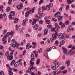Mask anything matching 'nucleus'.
I'll return each mask as SVG.
<instances>
[{
  "instance_id": "1",
  "label": "nucleus",
  "mask_w": 75,
  "mask_h": 75,
  "mask_svg": "<svg viewBox=\"0 0 75 75\" xmlns=\"http://www.w3.org/2000/svg\"><path fill=\"white\" fill-rule=\"evenodd\" d=\"M14 32L13 31H11V32H8L6 34V35H5L2 38V41H5L6 40L7 37H8L9 35H11V37H13Z\"/></svg>"
},
{
  "instance_id": "2",
  "label": "nucleus",
  "mask_w": 75,
  "mask_h": 75,
  "mask_svg": "<svg viewBox=\"0 0 75 75\" xmlns=\"http://www.w3.org/2000/svg\"><path fill=\"white\" fill-rule=\"evenodd\" d=\"M52 38H51L50 40L52 41V42H53L54 40H55V39L57 38V37H58V35L57 34V33H54V34L53 35H52Z\"/></svg>"
},
{
  "instance_id": "3",
  "label": "nucleus",
  "mask_w": 75,
  "mask_h": 75,
  "mask_svg": "<svg viewBox=\"0 0 75 75\" xmlns=\"http://www.w3.org/2000/svg\"><path fill=\"white\" fill-rule=\"evenodd\" d=\"M34 10H35V7H34L33 8L32 10L30 9V11H28V12H26V14H25V17H28V16H29L30 12H32V13H33L34 12Z\"/></svg>"
},
{
  "instance_id": "4",
  "label": "nucleus",
  "mask_w": 75,
  "mask_h": 75,
  "mask_svg": "<svg viewBox=\"0 0 75 75\" xmlns=\"http://www.w3.org/2000/svg\"><path fill=\"white\" fill-rule=\"evenodd\" d=\"M14 15H15V12H14V11H11L8 15L9 18H12L11 16H13Z\"/></svg>"
},
{
  "instance_id": "5",
  "label": "nucleus",
  "mask_w": 75,
  "mask_h": 75,
  "mask_svg": "<svg viewBox=\"0 0 75 75\" xmlns=\"http://www.w3.org/2000/svg\"><path fill=\"white\" fill-rule=\"evenodd\" d=\"M59 38H62V39H65L64 34L62 33H59L58 35Z\"/></svg>"
},
{
  "instance_id": "6",
  "label": "nucleus",
  "mask_w": 75,
  "mask_h": 75,
  "mask_svg": "<svg viewBox=\"0 0 75 75\" xmlns=\"http://www.w3.org/2000/svg\"><path fill=\"white\" fill-rule=\"evenodd\" d=\"M53 64L55 66V67H58L59 65V63L57 61H55L53 62Z\"/></svg>"
},
{
  "instance_id": "7",
  "label": "nucleus",
  "mask_w": 75,
  "mask_h": 75,
  "mask_svg": "<svg viewBox=\"0 0 75 75\" xmlns=\"http://www.w3.org/2000/svg\"><path fill=\"white\" fill-rule=\"evenodd\" d=\"M18 10H20L21 8H23V4L21 3L20 4V5H19L16 6Z\"/></svg>"
},
{
  "instance_id": "8",
  "label": "nucleus",
  "mask_w": 75,
  "mask_h": 75,
  "mask_svg": "<svg viewBox=\"0 0 75 75\" xmlns=\"http://www.w3.org/2000/svg\"><path fill=\"white\" fill-rule=\"evenodd\" d=\"M12 70V68H11L8 69V73L9 75H13V72L11 71Z\"/></svg>"
},
{
  "instance_id": "9",
  "label": "nucleus",
  "mask_w": 75,
  "mask_h": 75,
  "mask_svg": "<svg viewBox=\"0 0 75 75\" xmlns=\"http://www.w3.org/2000/svg\"><path fill=\"white\" fill-rule=\"evenodd\" d=\"M39 26H38V24H36L35 25L33 26V29L35 30H37Z\"/></svg>"
},
{
  "instance_id": "10",
  "label": "nucleus",
  "mask_w": 75,
  "mask_h": 75,
  "mask_svg": "<svg viewBox=\"0 0 75 75\" xmlns=\"http://www.w3.org/2000/svg\"><path fill=\"white\" fill-rule=\"evenodd\" d=\"M62 49L64 52V54H66L67 53V50L65 48L62 47Z\"/></svg>"
},
{
  "instance_id": "11",
  "label": "nucleus",
  "mask_w": 75,
  "mask_h": 75,
  "mask_svg": "<svg viewBox=\"0 0 75 75\" xmlns=\"http://www.w3.org/2000/svg\"><path fill=\"white\" fill-rule=\"evenodd\" d=\"M74 1L75 0H67V2L69 4H71L72 2H74Z\"/></svg>"
},
{
  "instance_id": "12",
  "label": "nucleus",
  "mask_w": 75,
  "mask_h": 75,
  "mask_svg": "<svg viewBox=\"0 0 75 75\" xmlns=\"http://www.w3.org/2000/svg\"><path fill=\"white\" fill-rule=\"evenodd\" d=\"M60 16H61L60 12H58L57 13L55 14L54 17H59Z\"/></svg>"
},
{
  "instance_id": "13",
  "label": "nucleus",
  "mask_w": 75,
  "mask_h": 75,
  "mask_svg": "<svg viewBox=\"0 0 75 75\" xmlns=\"http://www.w3.org/2000/svg\"><path fill=\"white\" fill-rule=\"evenodd\" d=\"M69 53L70 55H72L74 54V51H72V50H70L69 51Z\"/></svg>"
},
{
  "instance_id": "14",
  "label": "nucleus",
  "mask_w": 75,
  "mask_h": 75,
  "mask_svg": "<svg viewBox=\"0 0 75 75\" xmlns=\"http://www.w3.org/2000/svg\"><path fill=\"white\" fill-rule=\"evenodd\" d=\"M48 29H46L44 31V35H47V34H48Z\"/></svg>"
},
{
  "instance_id": "15",
  "label": "nucleus",
  "mask_w": 75,
  "mask_h": 75,
  "mask_svg": "<svg viewBox=\"0 0 75 75\" xmlns=\"http://www.w3.org/2000/svg\"><path fill=\"white\" fill-rule=\"evenodd\" d=\"M14 44H16V41L13 42L12 44V46L13 48H15L16 47V45H14Z\"/></svg>"
},
{
  "instance_id": "16",
  "label": "nucleus",
  "mask_w": 75,
  "mask_h": 75,
  "mask_svg": "<svg viewBox=\"0 0 75 75\" xmlns=\"http://www.w3.org/2000/svg\"><path fill=\"white\" fill-rule=\"evenodd\" d=\"M31 61H34V54H32L31 57Z\"/></svg>"
},
{
  "instance_id": "17",
  "label": "nucleus",
  "mask_w": 75,
  "mask_h": 75,
  "mask_svg": "<svg viewBox=\"0 0 75 75\" xmlns=\"http://www.w3.org/2000/svg\"><path fill=\"white\" fill-rule=\"evenodd\" d=\"M40 62V59H38L37 60L36 64L39 65Z\"/></svg>"
},
{
  "instance_id": "18",
  "label": "nucleus",
  "mask_w": 75,
  "mask_h": 75,
  "mask_svg": "<svg viewBox=\"0 0 75 75\" xmlns=\"http://www.w3.org/2000/svg\"><path fill=\"white\" fill-rule=\"evenodd\" d=\"M46 9L47 10L49 11L50 10V7L48 5H47L46 6Z\"/></svg>"
},
{
  "instance_id": "19",
  "label": "nucleus",
  "mask_w": 75,
  "mask_h": 75,
  "mask_svg": "<svg viewBox=\"0 0 75 75\" xmlns=\"http://www.w3.org/2000/svg\"><path fill=\"white\" fill-rule=\"evenodd\" d=\"M15 62V60H13L11 62V66H13V65H14V64Z\"/></svg>"
},
{
  "instance_id": "20",
  "label": "nucleus",
  "mask_w": 75,
  "mask_h": 75,
  "mask_svg": "<svg viewBox=\"0 0 75 75\" xmlns=\"http://www.w3.org/2000/svg\"><path fill=\"white\" fill-rule=\"evenodd\" d=\"M60 45H63V44H65V41H64V40L61 41L60 42Z\"/></svg>"
},
{
  "instance_id": "21",
  "label": "nucleus",
  "mask_w": 75,
  "mask_h": 75,
  "mask_svg": "<svg viewBox=\"0 0 75 75\" xmlns=\"http://www.w3.org/2000/svg\"><path fill=\"white\" fill-rule=\"evenodd\" d=\"M66 64H67V66H69L70 64V62L69 61H67L66 62Z\"/></svg>"
},
{
  "instance_id": "22",
  "label": "nucleus",
  "mask_w": 75,
  "mask_h": 75,
  "mask_svg": "<svg viewBox=\"0 0 75 75\" xmlns=\"http://www.w3.org/2000/svg\"><path fill=\"white\" fill-rule=\"evenodd\" d=\"M30 45V43L27 44L26 47V49H27V50H28V49H29V47H29V46Z\"/></svg>"
},
{
  "instance_id": "23",
  "label": "nucleus",
  "mask_w": 75,
  "mask_h": 75,
  "mask_svg": "<svg viewBox=\"0 0 75 75\" xmlns=\"http://www.w3.org/2000/svg\"><path fill=\"white\" fill-rule=\"evenodd\" d=\"M5 55L6 56H8V55H9V52L8 51H6V52Z\"/></svg>"
},
{
  "instance_id": "24",
  "label": "nucleus",
  "mask_w": 75,
  "mask_h": 75,
  "mask_svg": "<svg viewBox=\"0 0 75 75\" xmlns=\"http://www.w3.org/2000/svg\"><path fill=\"white\" fill-rule=\"evenodd\" d=\"M52 69H54V70H55L57 69V67L55 66H52Z\"/></svg>"
},
{
  "instance_id": "25",
  "label": "nucleus",
  "mask_w": 75,
  "mask_h": 75,
  "mask_svg": "<svg viewBox=\"0 0 75 75\" xmlns=\"http://www.w3.org/2000/svg\"><path fill=\"white\" fill-rule=\"evenodd\" d=\"M69 24V20H67L66 21V24L67 25H68Z\"/></svg>"
},
{
  "instance_id": "26",
  "label": "nucleus",
  "mask_w": 75,
  "mask_h": 75,
  "mask_svg": "<svg viewBox=\"0 0 75 75\" xmlns=\"http://www.w3.org/2000/svg\"><path fill=\"white\" fill-rule=\"evenodd\" d=\"M18 63L16 62L14 64V67H18Z\"/></svg>"
},
{
  "instance_id": "27",
  "label": "nucleus",
  "mask_w": 75,
  "mask_h": 75,
  "mask_svg": "<svg viewBox=\"0 0 75 75\" xmlns=\"http://www.w3.org/2000/svg\"><path fill=\"white\" fill-rule=\"evenodd\" d=\"M31 69H29L28 70V71H26V73H30V72H31Z\"/></svg>"
},
{
  "instance_id": "28",
  "label": "nucleus",
  "mask_w": 75,
  "mask_h": 75,
  "mask_svg": "<svg viewBox=\"0 0 75 75\" xmlns=\"http://www.w3.org/2000/svg\"><path fill=\"white\" fill-rule=\"evenodd\" d=\"M13 56H11L10 57H9V59H8L9 61H11L12 59H13Z\"/></svg>"
},
{
  "instance_id": "29",
  "label": "nucleus",
  "mask_w": 75,
  "mask_h": 75,
  "mask_svg": "<svg viewBox=\"0 0 75 75\" xmlns=\"http://www.w3.org/2000/svg\"><path fill=\"white\" fill-rule=\"evenodd\" d=\"M10 10V8L9 7H8L6 9V11L7 12H8Z\"/></svg>"
},
{
  "instance_id": "30",
  "label": "nucleus",
  "mask_w": 75,
  "mask_h": 75,
  "mask_svg": "<svg viewBox=\"0 0 75 75\" xmlns=\"http://www.w3.org/2000/svg\"><path fill=\"white\" fill-rule=\"evenodd\" d=\"M52 20L53 21H54L56 22L57 21V19L54 18H52Z\"/></svg>"
},
{
  "instance_id": "31",
  "label": "nucleus",
  "mask_w": 75,
  "mask_h": 75,
  "mask_svg": "<svg viewBox=\"0 0 75 75\" xmlns=\"http://www.w3.org/2000/svg\"><path fill=\"white\" fill-rule=\"evenodd\" d=\"M38 14L40 16H42V14H43L42 12L40 11L38 13Z\"/></svg>"
},
{
  "instance_id": "32",
  "label": "nucleus",
  "mask_w": 75,
  "mask_h": 75,
  "mask_svg": "<svg viewBox=\"0 0 75 75\" xmlns=\"http://www.w3.org/2000/svg\"><path fill=\"white\" fill-rule=\"evenodd\" d=\"M42 49L40 48L38 50V52H39V53H41V52H42Z\"/></svg>"
},
{
  "instance_id": "33",
  "label": "nucleus",
  "mask_w": 75,
  "mask_h": 75,
  "mask_svg": "<svg viewBox=\"0 0 75 75\" xmlns=\"http://www.w3.org/2000/svg\"><path fill=\"white\" fill-rule=\"evenodd\" d=\"M0 75H6V74H4V71H1L0 73Z\"/></svg>"
},
{
  "instance_id": "34",
  "label": "nucleus",
  "mask_w": 75,
  "mask_h": 75,
  "mask_svg": "<svg viewBox=\"0 0 75 75\" xmlns=\"http://www.w3.org/2000/svg\"><path fill=\"white\" fill-rule=\"evenodd\" d=\"M46 24H50V20H48L47 21H46Z\"/></svg>"
},
{
  "instance_id": "35",
  "label": "nucleus",
  "mask_w": 75,
  "mask_h": 75,
  "mask_svg": "<svg viewBox=\"0 0 75 75\" xmlns=\"http://www.w3.org/2000/svg\"><path fill=\"white\" fill-rule=\"evenodd\" d=\"M32 44L33 45H35V46H36V45H37V44H36V42H32Z\"/></svg>"
},
{
  "instance_id": "36",
  "label": "nucleus",
  "mask_w": 75,
  "mask_h": 75,
  "mask_svg": "<svg viewBox=\"0 0 75 75\" xmlns=\"http://www.w3.org/2000/svg\"><path fill=\"white\" fill-rule=\"evenodd\" d=\"M32 61H32L31 60H30V62L31 65H34V62H33V63L32 62Z\"/></svg>"
},
{
  "instance_id": "37",
  "label": "nucleus",
  "mask_w": 75,
  "mask_h": 75,
  "mask_svg": "<svg viewBox=\"0 0 75 75\" xmlns=\"http://www.w3.org/2000/svg\"><path fill=\"white\" fill-rule=\"evenodd\" d=\"M60 27L62 29L63 28H64V27H65V25L63 24Z\"/></svg>"
},
{
  "instance_id": "38",
  "label": "nucleus",
  "mask_w": 75,
  "mask_h": 75,
  "mask_svg": "<svg viewBox=\"0 0 75 75\" xmlns=\"http://www.w3.org/2000/svg\"><path fill=\"white\" fill-rule=\"evenodd\" d=\"M69 8V5H68L66 6V10H68Z\"/></svg>"
},
{
  "instance_id": "39",
  "label": "nucleus",
  "mask_w": 75,
  "mask_h": 75,
  "mask_svg": "<svg viewBox=\"0 0 75 75\" xmlns=\"http://www.w3.org/2000/svg\"><path fill=\"white\" fill-rule=\"evenodd\" d=\"M38 52H36L35 54V56L36 57V58H37V55H38Z\"/></svg>"
},
{
  "instance_id": "40",
  "label": "nucleus",
  "mask_w": 75,
  "mask_h": 75,
  "mask_svg": "<svg viewBox=\"0 0 75 75\" xmlns=\"http://www.w3.org/2000/svg\"><path fill=\"white\" fill-rule=\"evenodd\" d=\"M43 22V21L40 20L39 21V23L40 24H42V23Z\"/></svg>"
},
{
  "instance_id": "41",
  "label": "nucleus",
  "mask_w": 75,
  "mask_h": 75,
  "mask_svg": "<svg viewBox=\"0 0 75 75\" xmlns=\"http://www.w3.org/2000/svg\"><path fill=\"white\" fill-rule=\"evenodd\" d=\"M54 30L55 32H57L58 31V28L54 27Z\"/></svg>"
},
{
  "instance_id": "42",
  "label": "nucleus",
  "mask_w": 75,
  "mask_h": 75,
  "mask_svg": "<svg viewBox=\"0 0 75 75\" xmlns=\"http://www.w3.org/2000/svg\"><path fill=\"white\" fill-rule=\"evenodd\" d=\"M43 3V0H40L39 1V4H41V3Z\"/></svg>"
},
{
  "instance_id": "43",
  "label": "nucleus",
  "mask_w": 75,
  "mask_h": 75,
  "mask_svg": "<svg viewBox=\"0 0 75 75\" xmlns=\"http://www.w3.org/2000/svg\"><path fill=\"white\" fill-rule=\"evenodd\" d=\"M18 25H16V30L17 31H18Z\"/></svg>"
},
{
  "instance_id": "44",
  "label": "nucleus",
  "mask_w": 75,
  "mask_h": 75,
  "mask_svg": "<svg viewBox=\"0 0 75 75\" xmlns=\"http://www.w3.org/2000/svg\"><path fill=\"white\" fill-rule=\"evenodd\" d=\"M62 17L60 16L58 18L59 20H62Z\"/></svg>"
},
{
  "instance_id": "45",
  "label": "nucleus",
  "mask_w": 75,
  "mask_h": 75,
  "mask_svg": "<svg viewBox=\"0 0 75 75\" xmlns=\"http://www.w3.org/2000/svg\"><path fill=\"white\" fill-rule=\"evenodd\" d=\"M3 18V15L2 14H1L0 15V18L1 19Z\"/></svg>"
},
{
  "instance_id": "46",
  "label": "nucleus",
  "mask_w": 75,
  "mask_h": 75,
  "mask_svg": "<svg viewBox=\"0 0 75 75\" xmlns=\"http://www.w3.org/2000/svg\"><path fill=\"white\" fill-rule=\"evenodd\" d=\"M51 30L52 31H54L55 30V27L52 28L51 29Z\"/></svg>"
},
{
  "instance_id": "47",
  "label": "nucleus",
  "mask_w": 75,
  "mask_h": 75,
  "mask_svg": "<svg viewBox=\"0 0 75 75\" xmlns=\"http://www.w3.org/2000/svg\"><path fill=\"white\" fill-rule=\"evenodd\" d=\"M53 6V4L52 3H50L49 4V6H50V7H52Z\"/></svg>"
},
{
  "instance_id": "48",
  "label": "nucleus",
  "mask_w": 75,
  "mask_h": 75,
  "mask_svg": "<svg viewBox=\"0 0 75 75\" xmlns=\"http://www.w3.org/2000/svg\"><path fill=\"white\" fill-rule=\"evenodd\" d=\"M47 27L48 28H51V25H48L47 26Z\"/></svg>"
},
{
  "instance_id": "49",
  "label": "nucleus",
  "mask_w": 75,
  "mask_h": 75,
  "mask_svg": "<svg viewBox=\"0 0 75 75\" xmlns=\"http://www.w3.org/2000/svg\"><path fill=\"white\" fill-rule=\"evenodd\" d=\"M22 25H23V26H25L26 25V23H22Z\"/></svg>"
},
{
  "instance_id": "50",
  "label": "nucleus",
  "mask_w": 75,
  "mask_h": 75,
  "mask_svg": "<svg viewBox=\"0 0 75 75\" xmlns=\"http://www.w3.org/2000/svg\"><path fill=\"white\" fill-rule=\"evenodd\" d=\"M67 72V70L66 71L64 70V71H62V73H63V74H65Z\"/></svg>"
},
{
  "instance_id": "51",
  "label": "nucleus",
  "mask_w": 75,
  "mask_h": 75,
  "mask_svg": "<svg viewBox=\"0 0 75 75\" xmlns=\"http://www.w3.org/2000/svg\"><path fill=\"white\" fill-rule=\"evenodd\" d=\"M62 7H61L60 8H59V11H62Z\"/></svg>"
},
{
  "instance_id": "52",
  "label": "nucleus",
  "mask_w": 75,
  "mask_h": 75,
  "mask_svg": "<svg viewBox=\"0 0 75 75\" xmlns=\"http://www.w3.org/2000/svg\"><path fill=\"white\" fill-rule=\"evenodd\" d=\"M57 73H58V74H61V72L62 73V71H61V70H59L58 71V72L57 71Z\"/></svg>"
},
{
  "instance_id": "53",
  "label": "nucleus",
  "mask_w": 75,
  "mask_h": 75,
  "mask_svg": "<svg viewBox=\"0 0 75 75\" xmlns=\"http://www.w3.org/2000/svg\"><path fill=\"white\" fill-rule=\"evenodd\" d=\"M42 35V34L41 33H39L38 35V37H41Z\"/></svg>"
},
{
  "instance_id": "54",
  "label": "nucleus",
  "mask_w": 75,
  "mask_h": 75,
  "mask_svg": "<svg viewBox=\"0 0 75 75\" xmlns=\"http://www.w3.org/2000/svg\"><path fill=\"white\" fill-rule=\"evenodd\" d=\"M30 69H33V66L32 65H31L30 66Z\"/></svg>"
},
{
  "instance_id": "55",
  "label": "nucleus",
  "mask_w": 75,
  "mask_h": 75,
  "mask_svg": "<svg viewBox=\"0 0 75 75\" xmlns=\"http://www.w3.org/2000/svg\"><path fill=\"white\" fill-rule=\"evenodd\" d=\"M64 14L65 16H66V17H68V15L67 14V13H64Z\"/></svg>"
},
{
  "instance_id": "56",
  "label": "nucleus",
  "mask_w": 75,
  "mask_h": 75,
  "mask_svg": "<svg viewBox=\"0 0 75 75\" xmlns=\"http://www.w3.org/2000/svg\"><path fill=\"white\" fill-rule=\"evenodd\" d=\"M31 74L32 75H35V73L33 71L31 72Z\"/></svg>"
},
{
  "instance_id": "57",
  "label": "nucleus",
  "mask_w": 75,
  "mask_h": 75,
  "mask_svg": "<svg viewBox=\"0 0 75 75\" xmlns=\"http://www.w3.org/2000/svg\"><path fill=\"white\" fill-rule=\"evenodd\" d=\"M13 70V71H15V72H17V71L18 70L17 69L13 68L12 69Z\"/></svg>"
},
{
  "instance_id": "58",
  "label": "nucleus",
  "mask_w": 75,
  "mask_h": 75,
  "mask_svg": "<svg viewBox=\"0 0 75 75\" xmlns=\"http://www.w3.org/2000/svg\"><path fill=\"white\" fill-rule=\"evenodd\" d=\"M54 44H58V41H56L54 42Z\"/></svg>"
},
{
  "instance_id": "59",
  "label": "nucleus",
  "mask_w": 75,
  "mask_h": 75,
  "mask_svg": "<svg viewBox=\"0 0 75 75\" xmlns=\"http://www.w3.org/2000/svg\"><path fill=\"white\" fill-rule=\"evenodd\" d=\"M65 37L67 38H69V35H68L66 34L65 35Z\"/></svg>"
},
{
  "instance_id": "60",
  "label": "nucleus",
  "mask_w": 75,
  "mask_h": 75,
  "mask_svg": "<svg viewBox=\"0 0 75 75\" xmlns=\"http://www.w3.org/2000/svg\"><path fill=\"white\" fill-rule=\"evenodd\" d=\"M59 25H62L63 24V23H62V22L60 21V22L59 23Z\"/></svg>"
},
{
  "instance_id": "61",
  "label": "nucleus",
  "mask_w": 75,
  "mask_h": 75,
  "mask_svg": "<svg viewBox=\"0 0 75 75\" xmlns=\"http://www.w3.org/2000/svg\"><path fill=\"white\" fill-rule=\"evenodd\" d=\"M65 68H64V67H60V69H61V70H63V69H64Z\"/></svg>"
},
{
  "instance_id": "62",
  "label": "nucleus",
  "mask_w": 75,
  "mask_h": 75,
  "mask_svg": "<svg viewBox=\"0 0 75 75\" xmlns=\"http://www.w3.org/2000/svg\"><path fill=\"white\" fill-rule=\"evenodd\" d=\"M6 30H5L3 31V33L4 34H6Z\"/></svg>"
},
{
  "instance_id": "63",
  "label": "nucleus",
  "mask_w": 75,
  "mask_h": 75,
  "mask_svg": "<svg viewBox=\"0 0 75 75\" xmlns=\"http://www.w3.org/2000/svg\"><path fill=\"white\" fill-rule=\"evenodd\" d=\"M25 36L26 37H29L30 35L29 34H26Z\"/></svg>"
},
{
  "instance_id": "64",
  "label": "nucleus",
  "mask_w": 75,
  "mask_h": 75,
  "mask_svg": "<svg viewBox=\"0 0 75 75\" xmlns=\"http://www.w3.org/2000/svg\"><path fill=\"white\" fill-rule=\"evenodd\" d=\"M72 49L73 50H75V46H74L73 47H72Z\"/></svg>"
}]
</instances>
